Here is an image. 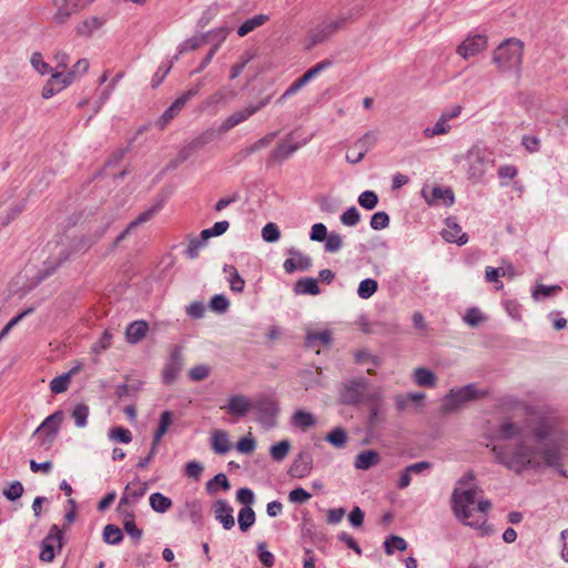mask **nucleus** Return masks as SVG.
I'll use <instances>...</instances> for the list:
<instances>
[{"instance_id": "nucleus-1", "label": "nucleus", "mask_w": 568, "mask_h": 568, "mask_svg": "<svg viewBox=\"0 0 568 568\" xmlns=\"http://www.w3.org/2000/svg\"><path fill=\"white\" fill-rule=\"evenodd\" d=\"M497 440L487 445L496 463L515 474L555 467L568 477V434L550 416L529 410L521 422H504L496 430Z\"/></svg>"}, {"instance_id": "nucleus-2", "label": "nucleus", "mask_w": 568, "mask_h": 568, "mask_svg": "<svg viewBox=\"0 0 568 568\" xmlns=\"http://www.w3.org/2000/svg\"><path fill=\"white\" fill-rule=\"evenodd\" d=\"M477 487L468 489L455 488L452 494V510L462 524L481 530L483 535L488 534V528L485 526L486 519L484 516L474 517V510L477 509L481 514H486L491 507L488 499L478 500L476 505Z\"/></svg>"}, {"instance_id": "nucleus-3", "label": "nucleus", "mask_w": 568, "mask_h": 568, "mask_svg": "<svg viewBox=\"0 0 568 568\" xmlns=\"http://www.w3.org/2000/svg\"><path fill=\"white\" fill-rule=\"evenodd\" d=\"M523 42L510 38L503 41L493 53V63L501 73H519L523 63Z\"/></svg>"}, {"instance_id": "nucleus-4", "label": "nucleus", "mask_w": 568, "mask_h": 568, "mask_svg": "<svg viewBox=\"0 0 568 568\" xmlns=\"http://www.w3.org/2000/svg\"><path fill=\"white\" fill-rule=\"evenodd\" d=\"M486 395L485 390L477 388L476 384H468L464 387L453 388L443 398L440 413L448 415L456 413L465 403L478 399Z\"/></svg>"}, {"instance_id": "nucleus-5", "label": "nucleus", "mask_w": 568, "mask_h": 568, "mask_svg": "<svg viewBox=\"0 0 568 568\" xmlns=\"http://www.w3.org/2000/svg\"><path fill=\"white\" fill-rule=\"evenodd\" d=\"M109 223L97 227L93 232L81 237L73 239L70 248H62L59 252L57 266L65 262L72 254L87 252L95 242H98L106 232Z\"/></svg>"}, {"instance_id": "nucleus-6", "label": "nucleus", "mask_w": 568, "mask_h": 568, "mask_svg": "<svg viewBox=\"0 0 568 568\" xmlns=\"http://www.w3.org/2000/svg\"><path fill=\"white\" fill-rule=\"evenodd\" d=\"M352 16L343 13L339 16H327L311 31V41L317 44L327 40L332 34L342 29Z\"/></svg>"}, {"instance_id": "nucleus-7", "label": "nucleus", "mask_w": 568, "mask_h": 568, "mask_svg": "<svg viewBox=\"0 0 568 568\" xmlns=\"http://www.w3.org/2000/svg\"><path fill=\"white\" fill-rule=\"evenodd\" d=\"M63 546V531L57 525H52L41 540L39 559L43 562H52L55 555L62 551Z\"/></svg>"}, {"instance_id": "nucleus-8", "label": "nucleus", "mask_w": 568, "mask_h": 568, "mask_svg": "<svg viewBox=\"0 0 568 568\" xmlns=\"http://www.w3.org/2000/svg\"><path fill=\"white\" fill-rule=\"evenodd\" d=\"M468 164L467 174L469 179H480L487 171V166L490 162L488 154L485 149L474 145L466 155Z\"/></svg>"}, {"instance_id": "nucleus-9", "label": "nucleus", "mask_w": 568, "mask_h": 568, "mask_svg": "<svg viewBox=\"0 0 568 568\" xmlns=\"http://www.w3.org/2000/svg\"><path fill=\"white\" fill-rule=\"evenodd\" d=\"M63 413L61 410H57L50 416H48L41 425L34 430L33 435L44 434L41 445L45 447H50L55 439L60 426L63 422Z\"/></svg>"}, {"instance_id": "nucleus-10", "label": "nucleus", "mask_w": 568, "mask_h": 568, "mask_svg": "<svg viewBox=\"0 0 568 568\" xmlns=\"http://www.w3.org/2000/svg\"><path fill=\"white\" fill-rule=\"evenodd\" d=\"M171 424H172V413L170 410L162 412V414L160 416L159 426L153 435L150 455H148L146 457L141 458L139 460V463L136 465L139 468H145L151 463L154 455L156 454V449H158V446L160 445L162 437L166 434Z\"/></svg>"}, {"instance_id": "nucleus-11", "label": "nucleus", "mask_w": 568, "mask_h": 568, "mask_svg": "<svg viewBox=\"0 0 568 568\" xmlns=\"http://www.w3.org/2000/svg\"><path fill=\"white\" fill-rule=\"evenodd\" d=\"M146 490V483H142L139 479L130 481L122 493L118 505V510L120 513L129 511L126 507L136 504L145 495Z\"/></svg>"}, {"instance_id": "nucleus-12", "label": "nucleus", "mask_w": 568, "mask_h": 568, "mask_svg": "<svg viewBox=\"0 0 568 568\" xmlns=\"http://www.w3.org/2000/svg\"><path fill=\"white\" fill-rule=\"evenodd\" d=\"M368 382L366 378H357L345 383L339 390L341 402L346 405H356L361 403Z\"/></svg>"}, {"instance_id": "nucleus-13", "label": "nucleus", "mask_w": 568, "mask_h": 568, "mask_svg": "<svg viewBox=\"0 0 568 568\" xmlns=\"http://www.w3.org/2000/svg\"><path fill=\"white\" fill-rule=\"evenodd\" d=\"M230 32H231V28H229V27H221V28H217L215 30L207 32L209 40L213 41L214 45L211 48L210 51H207V54L201 61L199 67L191 72V75L201 73L211 63L213 57L220 49L221 44L225 41V39L227 38Z\"/></svg>"}, {"instance_id": "nucleus-14", "label": "nucleus", "mask_w": 568, "mask_h": 568, "mask_svg": "<svg viewBox=\"0 0 568 568\" xmlns=\"http://www.w3.org/2000/svg\"><path fill=\"white\" fill-rule=\"evenodd\" d=\"M52 6L55 8L53 14L54 23L61 26L64 24L72 14L77 13L83 3L81 0H52Z\"/></svg>"}, {"instance_id": "nucleus-15", "label": "nucleus", "mask_w": 568, "mask_h": 568, "mask_svg": "<svg viewBox=\"0 0 568 568\" xmlns=\"http://www.w3.org/2000/svg\"><path fill=\"white\" fill-rule=\"evenodd\" d=\"M375 142V133L368 132L364 134L354 143L352 150L346 154V161L351 164L361 162Z\"/></svg>"}, {"instance_id": "nucleus-16", "label": "nucleus", "mask_w": 568, "mask_h": 568, "mask_svg": "<svg viewBox=\"0 0 568 568\" xmlns=\"http://www.w3.org/2000/svg\"><path fill=\"white\" fill-rule=\"evenodd\" d=\"M487 47V38L483 34L468 36L458 47L457 53L464 58L469 59L479 52L484 51Z\"/></svg>"}, {"instance_id": "nucleus-17", "label": "nucleus", "mask_w": 568, "mask_h": 568, "mask_svg": "<svg viewBox=\"0 0 568 568\" xmlns=\"http://www.w3.org/2000/svg\"><path fill=\"white\" fill-rule=\"evenodd\" d=\"M287 254L291 256L285 260L283 268L286 273L292 274L296 271H307L312 266V258L305 255L295 247L287 250Z\"/></svg>"}, {"instance_id": "nucleus-18", "label": "nucleus", "mask_w": 568, "mask_h": 568, "mask_svg": "<svg viewBox=\"0 0 568 568\" xmlns=\"http://www.w3.org/2000/svg\"><path fill=\"white\" fill-rule=\"evenodd\" d=\"M252 408V402L244 395L236 394L232 395L227 399V404L221 406V409L227 412L236 417L245 416Z\"/></svg>"}, {"instance_id": "nucleus-19", "label": "nucleus", "mask_w": 568, "mask_h": 568, "mask_svg": "<svg viewBox=\"0 0 568 568\" xmlns=\"http://www.w3.org/2000/svg\"><path fill=\"white\" fill-rule=\"evenodd\" d=\"M422 196L429 205H436L440 200H443L446 205H452L455 201L452 190L440 186H434L432 189L427 186L423 187Z\"/></svg>"}, {"instance_id": "nucleus-20", "label": "nucleus", "mask_w": 568, "mask_h": 568, "mask_svg": "<svg viewBox=\"0 0 568 568\" xmlns=\"http://www.w3.org/2000/svg\"><path fill=\"white\" fill-rule=\"evenodd\" d=\"M213 511L215 519L221 523L224 529L230 530L234 527L233 508L225 499L216 500L213 505Z\"/></svg>"}, {"instance_id": "nucleus-21", "label": "nucleus", "mask_w": 568, "mask_h": 568, "mask_svg": "<svg viewBox=\"0 0 568 568\" xmlns=\"http://www.w3.org/2000/svg\"><path fill=\"white\" fill-rule=\"evenodd\" d=\"M300 146L301 144L293 142V133H290L287 138L281 141L274 149L270 156V161L282 162L294 154Z\"/></svg>"}, {"instance_id": "nucleus-22", "label": "nucleus", "mask_w": 568, "mask_h": 568, "mask_svg": "<svg viewBox=\"0 0 568 568\" xmlns=\"http://www.w3.org/2000/svg\"><path fill=\"white\" fill-rule=\"evenodd\" d=\"M443 237L450 243L464 245L468 242V235L462 232V227L453 217L446 220V227L442 232Z\"/></svg>"}, {"instance_id": "nucleus-23", "label": "nucleus", "mask_w": 568, "mask_h": 568, "mask_svg": "<svg viewBox=\"0 0 568 568\" xmlns=\"http://www.w3.org/2000/svg\"><path fill=\"white\" fill-rule=\"evenodd\" d=\"M161 203H158V204H154L152 205L150 209H148L146 211L142 212L136 219H134L126 227L123 232H121L118 237L115 239V243H120L121 241H123L125 239V236L128 234L131 233L132 230H134L135 227L146 223L148 221H150L161 209Z\"/></svg>"}, {"instance_id": "nucleus-24", "label": "nucleus", "mask_w": 568, "mask_h": 568, "mask_svg": "<svg viewBox=\"0 0 568 568\" xmlns=\"http://www.w3.org/2000/svg\"><path fill=\"white\" fill-rule=\"evenodd\" d=\"M161 203H158V204H154L152 205L150 209H148L146 211L142 212L136 219H134L126 227L123 232H121L118 237L115 239V243H120L121 241H123L125 239V236L128 234L131 233L132 230H134L135 227L146 223L148 221H150L161 209Z\"/></svg>"}, {"instance_id": "nucleus-25", "label": "nucleus", "mask_w": 568, "mask_h": 568, "mask_svg": "<svg viewBox=\"0 0 568 568\" xmlns=\"http://www.w3.org/2000/svg\"><path fill=\"white\" fill-rule=\"evenodd\" d=\"M312 470V456L308 453H300L293 462L290 473L293 477L303 478Z\"/></svg>"}, {"instance_id": "nucleus-26", "label": "nucleus", "mask_w": 568, "mask_h": 568, "mask_svg": "<svg viewBox=\"0 0 568 568\" xmlns=\"http://www.w3.org/2000/svg\"><path fill=\"white\" fill-rule=\"evenodd\" d=\"M189 99L182 93L175 101L164 111L160 118L158 125L160 129H164L165 125L173 120L180 111L184 108Z\"/></svg>"}, {"instance_id": "nucleus-27", "label": "nucleus", "mask_w": 568, "mask_h": 568, "mask_svg": "<svg viewBox=\"0 0 568 568\" xmlns=\"http://www.w3.org/2000/svg\"><path fill=\"white\" fill-rule=\"evenodd\" d=\"M126 383L118 385L115 388V396L119 399H123L126 397H135L136 394L141 390L143 382L140 379H132L128 376L125 377Z\"/></svg>"}, {"instance_id": "nucleus-28", "label": "nucleus", "mask_w": 568, "mask_h": 568, "mask_svg": "<svg viewBox=\"0 0 568 568\" xmlns=\"http://www.w3.org/2000/svg\"><path fill=\"white\" fill-rule=\"evenodd\" d=\"M381 462V456L375 450L361 452L354 462L356 469L367 470Z\"/></svg>"}, {"instance_id": "nucleus-29", "label": "nucleus", "mask_w": 568, "mask_h": 568, "mask_svg": "<svg viewBox=\"0 0 568 568\" xmlns=\"http://www.w3.org/2000/svg\"><path fill=\"white\" fill-rule=\"evenodd\" d=\"M212 449L220 455L226 454L231 448L232 444L229 438V434L225 430H215L211 437Z\"/></svg>"}, {"instance_id": "nucleus-30", "label": "nucleus", "mask_w": 568, "mask_h": 568, "mask_svg": "<svg viewBox=\"0 0 568 568\" xmlns=\"http://www.w3.org/2000/svg\"><path fill=\"white\" fill-rule=\"evenodd\" d=\"M209 40V34L206 33H200L195 34L194 37L185 40L182 42L178 48V54L173 57V61H176L179 59L180 54L185 53L186 51H193L200 48L204 42Z\"/></svg>"}, {"instance_id": "nucleus-31", "label": "nucleus", "mask_w": 568, "mask_h": 568, "mask_svg": "<svg viewBox=\"0 0 568 568\" xmlns=\"http://www.w3.org/2000/svg\"><path fill=\"white\" fill-rule=\"evenodd\" d=\"M414 382L422 387H435L436 375L428 368L417 367L413 373Z\"/></svg>"}, {"instance_id": "nucleus-32", "label": "nucleus", "mask_w": 568, "mask_h": 568, "mask_svg": "<svg viewBox=\"0 0 568 568\" xmlns=\"http://www.w3.org/2000/svg\"><path fill=\"white\" fill-rule=\"evenodd\" d=\"M294 291L296 294H308V295H318L320 294V287L317 280L314 277H304L298 280L295 283Z\"/></svg>"}, {"instance_id": "nucleus-33", "label": "nucleus", "mask_w": 568, "mask_h": 568, "mask_svg": "<svg viewBox=\"0 0 568 568\" xmlns=\"http://www.w3.org/2000/svg\"><path fill=\"white\" fill-rule=\"evenodd\" d=\"M148 332V324L143 321H136L131 323L125 331L126 339L130 343H138L141 341Z\"/></svg>"}, {"instance_id": "nucleus-34", "label": "nucleus", "mask_w": 568, "mask_h": 568, "mask_svg": "<svg viewBox=\"0 0 568 568\" xmlns=\"http://www.w3.org/2000/svg\"><path fill=\"white\" fill-rule=\"evenodd\" d=\"M266 21H268V16L266 14H256L247 20H245L237 29V34L240 37H245L250 32L254 31L256 28L263 26Z\"/></svg>"}, {"instance_id": "nucleus-35", "label": "nucleus", "mask_w": 568, "mask_h": 568, "mask_svg": "<svg viewBox=\"0 0 568 568\" xmlns=\"http://www.w3.org/2000/svg\"><path fill=\"white\" fill-rule=\"evenodd\" d=\"M277 135V132H271L266 134L265 136L261 138L260 140L255 141L253 144L246 146L243 149L239 155L241 158H247L248 155L266 148Z\"/></svg>"}, {"instance_id": "nucleus-36", "label": "nucleus", "mask_w": 568, "mask_h": 568, "mask_svg": "<svg viewBox=\"0 0 568 568\" xmlns=\"http://www.w3.org/2000/svg\"><path fill=\"white\" fill-rule=\"evenodd\" d=\"M172 505L173 503L171 498L161 493H153L150 496V506L156 513L164 514L172 507Z\"/></svg>"}, {"instance_id": "nucleus-37", "label": "nucleus", "mask_w": 568, "mask_h": 568, "mask_svg": "<svg viewBox=\"0 0 568 568\" xmlns=\"http://www.w3.org/2000/svg\"><path fill=\"white\" fill-rule=\"evenodd\" d=\"M292 424L295 427L306 429L313 427L316 424V419L312 413L300 409L292 416Z\"/></svg>"}, {"instance_id": "nucleus-38", "label": "nucleus", "mask_w": 568, "mask_h": 568, "mask_svg": "<svg viewBox=\"0 0 568 568\" xmlns=\"http://www.w3.org/2000/svg\"><path fill=\"white\" fill-rule=\"evenodd\" d=\"M78 371V368H73L70 372L62 374L60 376L54 377L50 382V390L54 394H61L65 392L69 387L71 376Z\"/></svg>"}, {"instance_id": "nucleus-39", "label": "nucleus", "mask_w": 568, "mask_h": 568, "mask_svg": "<svg viewBox=\"0 0 568 568\" xmlns=\"http://www.w3.org/2000/svg\"><path fill=\"white\" fill-rule=\"evenodd\" d=\"M226 103V92L224 89H220L210 97H207L202 103L200 104L201 111H209L217 106L219 104H225Z\"/></svg>"}, {"instance_id": "nucleus-40", "label": "nucleus", "mask_w": 568, "mask_h": 568, "mask_svg": "<svg viewBox=\"0 0 568 568\" xmlns=\"http://www.w3.org/2000/svg\"><path fill=\"white\" fill-rule=\"evenodd\" d=\"M102 26V21L97 17H91L82 21L77 28L75 32L80 37H90L95 30Z\"/></svg>"}, {"instance_id": "nucleus-41", "label": "nucleus", "mask_w": 568, "mask_h": 568, "mask_svg": "<svg viewBox=\"0 0 568 568\" xmlns=\"http://www.w3.org/2000/svg\"><path fill=\"white\" fill-rule=\"evenodd\" d=\"M332 341V334L328 329L308 332L306 335V345L314 347L317 344L327 345Z\"/></svg>"}, {"instance_id": "nucleus-42", "label": "nucleus", "mask_w": 568, "mask_h": 568, "mask_svg": "<svg viewBox=\"0 0 568 568\" xmlns=\"http://www.w3.org/2000/svg\"><path fill=\"white\" fill-rule=\"evenodd\" d=\"M125 516V520L123 524L124 531L133 538L135 541H139L143 535L142 530L134 523V514L132 510L122 513Z\"/></svg>"}, {"instance_id": "nucleus-43", "label": "nucleus", "mask_w": 568, "mask_h": 568, "mask_svg": "<svg viewBox=\"0 0 568 568\" xmlns=\"http://www.w3.org/2000/svg\"><path fill=\"white\" fill-rule=\"evenodd\" d=\"M239 527L242 531H247L255 523V513L252 507H243L239 511Z\"/></svg>"}, {"instance_id": "nucleus-44", "label": "nucleus", "mask_w": 568, "mask_h": 568, "mask_svg": "<svg viewBox=\"0 0 568 568\" xmlns=\"http://www.w3.org/2000/svg\"><path fill=\"white\" fill-rule=\"evenodd\" d=\"M384 549L388 556L393 555L395 549L405 551L407 549V541L403 537L392 535L385 539Z\"/></svg>"}, {"instance_id": "nucleus-45", "label": "nucleus", "mask_w": 568, "mask_h": 568, "mask_svg": "<svg viewBox=\"0 0 568 568\" xmlns=\"http://www.w3.org/2000/svg\"><path fill=\"white\" fill-rule=\"evenodd\" d=\"M425 398L424 393H408L406 395H398L395 398L396 407L399 410L406 409L413 403H419Z\"/></svg>"}, {"instance_id": "nucleus-46", "label": "nucleus", "mask_w": 568, "mask_h": 568, "mask_svg": "<svg viewBox=\"0 0 568 568\" xmlns=\"http://www.w3.org/2000/svg\"><path fill=\"white\" fill-rule=\"evenodd\" d=\"M326 440L336 448H344L347 443V433L342 427H336L326 436Z\"/></svg>"}, {"instance_id": "nucleus-47", "label": "nucleus", "mask_w": 568, "mask_h": 568, "mask_svg": "<svg viewBox=\"0 0 568 568\" xmlns=\"http://www.w3.org/2000/svg\"><path fill=\"white\" fill-rule=\"evenodd\" d=\"M123 539L122 530L115 525L109 524L103 528V540L110 545H118Z\"/></svg>"}, {"instance_id": "nucleus-48", "label": "nucleus", "mask_w": 568, "mask_h": 568, "mask_svg": "<svg viewBox=\"0 0 568 568\" xmlns=\"http://www.w3.org/2000/svg\"><path fill=\"white\" fill-rule=\"evenodd\" d=\"M377 288V281L373 278H365L359 283L357 294L361 298L367 300L376 293Z\"/></svg>"}, {"instance_id": "nucleus-49", "label": "nucleus", "mask_w": 568, "mask_h": 568, "mask_svg": "<svg viewBox=\"0 0 568 568\" xmlns=\"http://www.w3.org/2000/svg\"><path fill=\"white\" fill-rule=\"evenodd\" d=\"M108 437L112 442L129 444L132 440V434L128 428L122 426L113 427L109 430Z\"/></svg>"}, {"instance_id": "nucleus-50", "label": "nucleus", "mask_w": 568, "mask_h": 568, "mask_svg": "<svg viewBox=\"0 0 568 568\" xmlns=\"http://www.w3.org/2000/svg\"><path fill=\"white\" fill-rule=\"evenodd\" d=\"M291 448L288 440H281L280 443L271 446L270 455L274 462H282L287 456Z\"/></svg>"}, {"instance_id": "nucleus-51", "label": "nucleus", "mask_w": 568, "mask_h": 568, "mask_svg": "<svg viewBox=\"0 0 568 568\" xmlns=\"http://www.w3.org/2000/svg\"><path fill=\"white\" fill-rule=\"evenodd\" d=\"M258 412L261 414V419L268 422L270 424L273 423L275 416L277 415V407L274 402L266 400L260 404Z\"/></svg>"}, {"instance_id": "nucleus-52", "label": "nucleus", "mask_w": 568, "mask_h": 568, "mask_svg": "<svg viewBox=\"0 0 568 568\" xmlns=\"http://www.w3.org/2000/svg\"><path fill=\"white\" fill-rule=\"evenodd\" d=\"M355 362L362 365H372L374 367L381 366V358L367 352L366 349H361L355 353Z\"/></svg>"}, {"instance_id": "nucleus-53", "label": "nucleus", "mask_w": 568, "mask_h": 568, "mask_svg": "<svg viewBox=\"0 0 568 568\" xmlns=\"http://www.w3.org/2000/svg\"><path fill=\"white\" fill-rule=\"evenodd\" d=\"M216 486H220L224 490H229L231 485L225 474L220 473L215 475L211 480L206 484V490L209 494H214L216 491Z\"/></svg>"}, {"instance_id": "nucleus-54", "label": "nucleus", "mask_w": 568, "mask_h": 568, "mask_svg": "<svg viewBox=\"0 0 568 568\" xmlns=\"http://www.w3.org/2000/svg\"><path fill=\"white\" fill-rule=\"evenodd\" d=\"M450 131V125L440 116L432 128H426L423 133L426 138L446 134Z\"/></svg>"}, {"instance_id": "nucleus-55", "label": "nucleus", "mask_w": 568, "mask_h": 568, "mask_svg": "<svg viewBox=\"0 0 568 568\" xmlns=\"http://www.w3.org/2000/svg\"><path fill=\"white\" fill-rule=\"evenodd\" d=\"M343 247V236L337 232H331L325 239V251L337 253Z\"/></svg>"}, {"instance_id": "nucleus-56", "label": "nucleus", "mask_w": 568, "mask_h": 568, "mask_svg": "<svg viewBox=\"0 0 568 568\" xmlns=\"http://www.w3.org/2000/svg\"><path fill=\"white\" fill-rule=\"evenodd\" d=\"M358 204L366 210H373L376 207L378 203V196L374 191H364L359 194Z\"/></svg>"}, {"instance_id": "nucleus-57", "label": "nucleus", "mask_w": 568, "mask_h": 568, "mask_svg": "<svg viewBox=\"0 0 568 568\" xmlns=\"http://www.w3.org/2000/svg\"><path fill=\"white\" fill-rule=\"evenodd\" d=\"M89 416V406L85 404H78L72 412V418L78 427L87 426V419Z\"/></svg>"}, {"instance_id": "nucleus-58", "label": "nucleus", "mask_w": 568, "mask_h": 568, "mask_svg": "<svg viewBox=\"0 0 568 568\" xmlns=\"http://www.w3.org/2000/svg\"><path fill=\"white\" fill-rule=\"evenodd\" d=\"M560 290H561V287L559 285L548 286V285L539 284L534 290L532 296L535 300L550 297V296L556 295Z\"/></svg>"}, {"instance_id": "nucleus-59", "label": "nucleus", "mask_w": 568, "mask_h": 568, "mask_svg": "<svg viewBox=\"0 0 568 568\" xmlns=\"http://www.w3.org/2000/svg\"><path fill=\"white\" fill-rule=\"evenodd\" d=\"M361 221V213L355 206L348 207L342 215L341 222L345 226H355Z\"/></svg>"}, {"instance_id": "nucleus-60", "label": "nucleus", "mask_w": 568, "mask_h": 568, "mask_svg": "<svg viewBox=\"0 0 568 568\" xmlns=\"http://www.w3.org/2000/svg\"><path fill=\"white\" fill-rule=\"evenodd\" d=\"M206 244L203 241L199 240L197 237H192L189 241L184 254L187 258L195 260L199 256L200 251L203 250Z\"/></svg>"}, {"instance_id": "nucleus-61", "label": "nucleus", "mask_w": 568, "mask_h": 568, "mask_svg": "<svg viewBox=\"0 0 568 568\" xmlns=\"http://www.w3.org/2000/svg\"><path fill=\"white\" fill-rule=\"evenodd\" d=\"M23 491V485L19 480H14L3 489V495L8 500L14 501L22 496Z\"/></svg>"}, {"instance_id": "nucleus-62", "label": "nucleus", "mask_w": 568, "mask_h": 568, "mask_svg": "<svg viewBox=\"0 0 568 568\" xmlns=\"http://www.w3.org/2000/svg\"><path fill=\"white\" fill-rule=\"evenodd\" d=\"M210 307L216 313H225L230 307V301L223 294L214 295L210 301Z\"/></svg>"}, {"instance_id": "nucleus-63", "label": "nucleus", "mask_w": 568, "mask_h": 568, "mask_svg": "<svg viewBox=\"0 0 568 568\" xmlns=\"http://www.w3.org/2000/svg\"><path fill=\"white\" fill-rule=\"evenodd\" d=\"M369 225L373 230L379 231L389 225V216L386 212H376L372 215Z\"/></svg>"}, {"instance_id": "nucleus-64", "label": "nucleus", "mask_w": 568, "mask_h": 568, "mask_svg": "<svg viewBox=\"0 0 568 568\" xmlns=\"http://www.w3.org/2000/svg\"><path fill=\"white\" fill-rule=\"evenodd\" d=\"M280 236L281 232L275 223L270 222L262 229V239L267 243L276 242Z\"/></svg>"}]
</instances>
